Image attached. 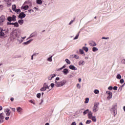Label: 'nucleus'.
<instances>
[{
    "label": "nucleus",
    "mask_w": 125,
    "mask_h": 125,
    "mask_svg": "<svg viewBox=\"0 0 125 125\" xmlns=\"http://www.w3.org/2000/svg\"><path fill=\"white\" fill-rule=\"evenodd\" d=\"M55 86L56 87H61V86H63V85H65L67 81L65 80H63L62 82H57V81H55Z\"/></svg>",
    "instance_id": "f257e3e1"
},
{
    "label": "nucleus",
    "mask_w": 125,
    "mask_h": 125,
    "mask_svg": "<svg viewBox=\"0 0 125 125\" xmlns=\"http://www.w3.org/2000/svg\"><path fill=\"white\" fill-rule=\"evenodd\" d=\"M99 103H95L93 107V111L96 113L98 111Z\"/></svg>",
    "instance_id": "f03ea898"
},
{
    "label": "nucleus",
    "mask_w": 125,
    "mask_h": 125,
    "mask_svg": "<svg viewBox=\"0 0 125 125\" xmlns=\"http://www.w3.org/2000/svg\"><path fill=\"white\" fill-rule=\"evenodd\" d=\"M26 17V14H24L23 12H21L19 15V18H21V19H23V18H25Z\"/></svg>",
    "instance_id": "7ed1b4c3"
},
{
    "label": "nucleus",
    "mask_w": 125,
    "mask_h": 125,
    "mask_svg": "<svg viewBox=\"0 0 125 125\" xmlns=\"http://www.w3.org/2000/svg\"><path fill=\"white\" fill-rule=\"evenodd\" d=\"M116 110H117V104L112 105V108H111L110 111H113L115 113Z\"/></svg>",
    "instance_id": "20e7f679"
},
{
    "label": "nucleus",
    "mask_w": 125,
    "mask_h": 125,
    "mask_svg": "<svg viewBox=\"0 0 125 125\" xmlns=\"http://www.w3.org/2000/svg\"><path fill=\"white\" fill-rule=\"evenodd\" d=\"M106 93H107L108 95V96L107 97V98H108L109 99H111V98H112V96L113 95V94L112 93V92L110 91H107Z\"/></svg>",
    "instance_id": "39448f33"
},
{
    "label": "nucleus",
    "mask_w": 125,
    "mask_h": 125,
    "mask_svg": "<svg viewBox=\"0 0 125 125\" xmlns=\"http://www.w3.org/2000/svg\"><path fill=\"white\" fill-rule=\"evenodd\" d=\"M22 110V108L20 107H17V111L19 114H21Z\"/></svg>",
    "instance_id": "423d86ee"
},
{
    "label": "nucleus",
    "mask_w": 125,
    "mask_h": 125,
    "mask_svg": "<svg viewBox=\"0 0 125 125\" xmlns=\"http://www.w3.org/2000/svg\"><path fill=\"white\" fill-rule=\"evenodd\" d=\"M5 111H6V116H10L11 111H10V110H9V109L8 108L6 109Z\"/></svg>",
    "instance_id": "0eeeda50"
},
{
    "label": "nucleus",
    "mask_w": 125,
    "mask_h": 125,
    "mask_svg": "<svg viewBox=\"0 0 125 125\" xmlns=\"http://www.w3.org/2000/svg\"><path fill=\"white\" fill-rule=\"evenodd\" d=\"M69 69L73 70V71H77V70H78V69L76 68L75 66L72 65L69 66Z\"/></svg>",
    "instance_id": "6e6552de"
},
{
    "label": "nucleus",
    "mask_w": 125,
    "mask_h": 125,
    "mask_svg": "<svg viewBox=\"0 0 125 125\" xmlns=\"http://www.w3.org/2000/svg\"><path fill=\"white\" fill-rule=\"evenodd\" d=\"M88 119H91L93 116H92V112L89 111L88 113Z\"/></svg>",
    "instance_id": "1a4fd4ad"
},
{
    "label": "nucleus",
    "mask_w": 125,
    "mask_h": 125,
    "mask_svg": "<svg viewBox=\"0 0 125 125\" xmlns=\"http://www.w3.org/2000/svg\"><path fill=\"white\" fill-rule=\"evenodd\" d=\"M3 21V22H4V21H5V17H4V16H2L0 17V21Z\"/></svg>",
    "instance_id": "9d476101"
},
{
    "label": "nucleus",
    "mask_w": 125,
    "mask_h": 125,
    "mask_svg": "<svg viewBox=\"0 0 125 125\" xmlns=\"http://www.w3.org/2000/svg\"><path fill=\"white\" fill-rule=\"evenodd\" d=\"M90 120H92V122H93L94 123H95L97 121L96 117L95 116H93L92 117H91V118H90Z\"/></svg>",
    "instance_id": "9b49d317"
},
{
    "label": "nucleus",
    "mask_w": 125,
    "mask_h": 125,
    "mask_svg": "<svg viewBox=\"0 0 125 125\" xmlns=\"http://www.w3.org/2000/svg\"><path fill=\"white\" fill-rule=\"evenodd\" d=\"M3 119H4V117L3 116V113H0V120H1V121H2V120H3Z\"/></svg>",
    "instance_id": "f8f14e48"
},
{
    "label": "nucleus",
    "mask_w": 125,
    "mask_h": 125,
    "mask_svg": "<svg viewBox=\"0 0 125 125\" xmlns=\"http://www.w3.org/2000/svg\"><path fill=\"white\" fill-rule=\"evenodd\" d=\"M90 46H96V43L95 42H92L90 43Z\"/></svg>",
    "instance_id": "ddd939ff"
},
{
    "label": "nucleus",
    "mask_w": 125,
    "mask_h": 125,
    "mask_svg": "<svg viewBox=\"0 0 125 125\" xmlns=\"http://www.w3.org/2000/svg\"><path fill=\"white\" fill-rule=\"evenodd\" d=\"M63 73H64V75H67L68 74V69H64Z\"/></svg>",
    "instance_id": "4468645a"
},
{
    "label": "nucleus",
    "mask_w": 125,
    "mask_h": 125,
    "mask_svg": "<svg viewBox=\"0 0 125 125\" xmlns=\"http://www.w3.org/2000/svg\"><path fill=\"white\" fill-rule=\"evenodd\" d=\"M14 38H16V37H17V36H18V35L17 34V32L14 31L13 34H12Z\"/></svg>",
    "instance_id": "2eb2a0df"
},
{
    "label": "nucleus",
    "mask_w": 125,
    "mask_h": 125,
    "mask_svg": "<svg viewBox=\"0 0 125 125\" xmlns=\"http://www.w3.org/2000/svg\"><path fill=\"white\" fill-rule=\"evenodd\" d=\"M12 8L13 11H16V5H13Z\"/></svg>",
    "instance_id": "dca6fc26"
},
{
    "label": "nucleus",
    "mask_w": 125,
    "mask_h": 125,
    "mask_svg": "<svg viewBox=\"0 0 125 125\" xmlns=\"http://www.w3.org/2000/svg\"><path fill=\"white\" fill-rule=\"evenodd\" d=\"M18 23L20 24V25H22L24 23V20H20L18 21Z\"/></svg>",
    "instance_id": "f3484780"
},
{
    "label": "nucleus",
    "mask_w": 125,
    "mask_h": 125,
    "mask_svg": "<svg viewBox=\"0 0 125 125\" xmlns=\"http://www.w3.org/2000/svg\"><path fill=\"white\" fill-rule=\"evenodd\" d=\"M36 1L38 4H42V0H36Z\"/></svg>",
    "instance_id": "a211bd4d"
},
{
    "label": "nucleus",
    "mask_w": 125,
    "mask_h": 125,
    "mask_svg": "<svg viewBox=\"0 0 125 125\" xmlns=\"http://www.w3.org/2000/svg\"><path fill=\"white\" fill-rule=\"evenodd\" d=\"M83 50H84L86 52H87V51H88V48H87V47H83Z\"/></svg>",
    "instance_id": "6ab92c4d"
},
{
    "label": "nucleus",
    "mask_w": 125,
    "mask_h": 125,
    "mask_svg": "<svg viewBox=\"0 0 125 125\" xmlns=\"http://www.w3.org/2000/svg\"><path fill=\"white\" fill-rule=\"evenodd\" d=\"M43 87H45V88L49 89V86L47 85V84L46 83H44Z\"/></svg>",
    "instance_id": "aec40b11"
},
{
    "label": "nucleus",
    "mask_w": 125,
    "mask_h": 125,
    "mask_svg": "<svg viewBox=\"0 0 125 125\" xmlns=\"http://www.w3.org/2000/svg\"><path fill=\"white\" fill-rule=\"evenodd\" d=\"M6 1V2H7V4L8 5H9V6H10V5H11V3H9V1H10V0H4Z\"/></svg>",
    "instance_id": "412c9836"
},
{
    "label": "nucleus",
    "mask_w": 125,
    "mask_h": 125,
    "mask_svg": "<svg viewBox=\"0 0 125 125\" xmlns=\"http://www.w3.org/2000/svg\"><path fill=\"white\" fill-rule=\"evenodd\" d=\"M11 18H12V21H16V16L13 15V16H12V17H11Z\"/></svg>",
    "instance_id": "4be33fe9"
},
{
    "label": "nucleus",
    "mask_w": 125,
    "mask_h": 125,
    "mask_svg": "<svg viewBox=\"0 0 125 125\" xmlns=\"http://www.w3.org/2000/svg\"><path fill=\"white\" fill-rule=\"evenodd\" d=\"M28 8L29 6L28 5L23 6V9H24V10H27V9H28Z\"/></svg>",
    "instance_id": "5701e85b"
},
{
    "label": "nucleus",
    "mask_w": 125,
    "mask_h": 125,
    "mask_svg": "<svg viewBox=\"0 0 125 125\" xmlns=\"http://www.w3.org/2000/svg\"><path fill=\"white\" fill-rule=\"evenodd\" d=\"M117 79H118V80H121L122 79V76L120 74H118L116 76Z\"/></svg>",
    "instance_id": "b1692460"
},
{
    "label": "nucleus",
    "mask_w": 125,
    "mask_h": 125,
    "mask_svg": "<svg viewBox=\"0 0 125 125\" xmlns=\"http://www.w3.org/2000/svg\"><path fill=\"white\" fill-rule=\"evenodd\" d=\"M46 90V88L45 87L43 86L42 88H41V91H45Z\"/></svg>",
    "instance_id": "393cba45"
},
{
    "label": "nucleus",
    "mask_w": 125,
    "mask_h": 125,
    "mask_svg": "<svg viewBox=\"0 0 125 125\" xmlns=\"http://www.w3.org/2000/svg\"><path fill=\"white\" fill-rule=\"evenodd\" d=\"M92 50L94 52H95V51H97V50H98V49L97 47H94L92 48Z\"/></svg>",
    "instance_id": "a878e982"
},
{
    "label": "nucleus",
    "mask_w": 125,
    "mask_h": 125,
    "mask_svg": "<svg viewBox=\"0 0 125 125\" xmlns=\"http://www.w3.org/2000/svg\"><path fill=\"white\" fill-rule=\"evenodd\" d=\"M91 123V120H88L86 122V125H89Z\"/></svg>",
    "instance_id": "bb28decb"
},
{
    "label": "nucleus",
    "mask_w": 125,
    "mask_h": 125,
    "mask_svg": "<svg viewBox=\"0 0 125 125\" xmlns=\"http://www.w3.org/2000/svg\"><path fill=\"white\" fill-rule=\"evenodd\" d=\"M65 61L67 64H71V62L68 59H65Z\"/></svg>",
    "instance_id": "cd10ccee"
},
{
    "label": "nucleus",
    "mask_w": 125,
    "mask_h": 125,
    "mask_svg": "<svg viewBox=\"0 0 125 125\" xmlns=\"http://www.w3.org/2000/svg\"><path fill=\"white\" fill-rule=\"evenodd\" d=\"M94 92L95 94H98L99 93V90H97V89H95L94 91Z\"/></svg>",
    "instance_id": "c85d7f7f"
},
{
    "label": "nucleus",
    "mask_w": 125,
    "mask_h": 125,
    "mask_svg": "<svg viewBox=\"0 0 125 125\" xmlns=\"http://www.w3.org/2000/svg\"><path fill=\"white\" fill-rule=\"evenodd\" d=\"M89 110L88 109H86V110H85L83 112V114H84V115H86V114H87V113H88V112Z\"/></svg>",
    "instance_id": "c756f323"
},
{
    "label": "nucleus",
    "mask_w": 125,
    "mask_h": 125,
    "mask_svg": "<svg viewBox=\"0 0 125 125\" xmlns=\"http://www.w3.org/2000/svg\"><path fill=\"white\" fill-rule=\"evenodd\" d=\"M0 37H4V33L2 32V31H0Z\"/></svg>",
    "instance_id": "7c9ffc66"
},
{
    "label": "nucleus",
    "mask_w": 125,
    "mask_h": 125,
    "mask_svg": "<svg viewBox=\"0 0 125 125\" xmlns=\"http://www.w3.org/2000/svg\"><path fill=\"white\" fill-rule=\"evenodd\" d=\"M85 100V101L84 102V103H88V102L89 101V99L88 98H86Z\"/></svg>",
    "instance_id": "2f4dec72"
},
{
    "label": "nucleus",
    "mask_w": 125,
    "mask_h": 125,
    "mask_svg": "<svg viewBox=\"0 0 125 125\" xmlns=\"http://www.w3.org/2000/svg\"><path fill=\"white\" fill-rule=\"evenodd\" d=\"M73 58H75V59H79L80 58V57H79V56L77 55H74Z\"/></svg>",
    "instance_id": "473e14b6"
},
{
    "label": "nucleus",
    "mask_w": 125,
    "mask_h": 125,
    "mask_svg": "<svg viewBox=\"0 0 125 125\" xmlns=\"http://www.w3.org/2000/svg\"><path fill=\"white\" fill-rule=\"evenodd\" d=\"M7 20L8 21H9V22H11L12 21V19L11 18V17H9L7 18Z\"/></svg>",
    "instance_id": "72a5a7b5"
},
{
    "label": "nucleus",
    "mask_w": 125,
    "mask_h": 125,
    "mask_svg": "<svg viewBox=\"0 0 125 125\" xmlns=\"http://www.w3.org/2000/svg\"><path fill=\"white\" fill-rule=\"evenodd\" d=\"M13 25H14L15 27H19V24H18V22H15L14 23Z\"/></svg>",
    "instance_id": "f704fd0d"
},
{
    "label": "nucleus",
    "mask_w": 125,
    "mask_h": 125,
    "mask_svg": "<svg viewBox=\"0 0 125 125\" xmlns=\"http://www.w3.org/2000/svg\"><path fill=\"white\" fill-rule=\"evenodd\" d=\"M31 42H32V40H29L26 42H25L24 44H29V43H30Z\"/></svg>",
    "instance_id": "c9c22d12"
},
{
    "label": "nucleus",
    "mask_w": 125,
    "mask_h": 125,
    "mask_svg": "<svg viewBox=\"0 0 125 125\" xmlns=\"http://www.w3.org/2000/svg\"><path fill=\"white\" fill-rule=\"evenodd\" d=\"M79 52L80 53V54H83V50L80 49Z\"/></svg>",
    "instance_id": "e433bc0d"
},
{
    "label": "nucleus",
    "mask_w": 125,
    "mask_h": 125,
    "mask_svg": "<svg viewBox=\"0 0 125 125\" xmlns=\"http://www.w3.org/2000/svg\"><path fill=\"white\" fill-rule=\"evenodd\" d=\"M54 77H56V74H53L51 75V78H52V79H53Z\"/></svg>",
    "instance_id": "4c0bfd02"
},
{
    "label": "nucleus",
    "mask_w": 125,
    "mask_h": 125,
    "mask_svg": "<svg viewBox=\"0 0 125 125\" xmlns=\"http://www.w3.org/2000/svg\"><path fill=\"white\" fill-rule=\"evenodd\" d=\"M79 65H83V61H81L79 62Z\"/></svg>",
    "instance_id": "58836bf2"
},
{
    "label": "nucleus",
    "mask_w": 125,
    "mask_h": 125,
    "mask_svg": "<svg viewBox=\"0 0 125 125\" xmlns=\"http://www.w3.org/2000/svg\"><path fill=\"white\" fill-rule=\"evenodd\" d=\"M17 13H20L21 12V10L20 9H17L16 11H15Z\"/></svg>",
    "instance_id": "ea45409f"
},
{
    "label": "nucleus",
    "mask_w": 125,
    "mask_h": 125,
    "mask_svg": "<svg viewBox=\"0 0 125 125\" xmlns=\"http://www.w3.org/2000/svg\"><path fill=\"white\" fill-rule=\"evenodd\" d=\"M51 58H52V57L48 58L47 61H49V62H51L52 61V59Z\"/></svg>",
    "instance_id": "a19ab883"
},
{
    "label": "nucleus",
    "mask_w": 125,
    "mask_h": 125,
    "mask_svg": "<svg viewBox=\"0 0 125 125\" xmlns=\"http://www.w3.org/2000/svg\"><path fill=\"white\" fill-rule=\"evenodd\" d=\"M7 25H14V23L7 22Z\"/></svg>",
    "instance_id": "79ce46f5"
},
{
    "label": "nucleus",
    "mask_w": 125,
    "mask_h": 125,
    "mask_svg": "<svg viewBox=\"0 0 125 125\" xmlns=\"http://www.w3.org/2000/svg\"><path fill=\"white\" fill-rule=\"evenodd\" d=\"M37 97L38 98H41V93H38L37 94Z\"/></svg>",
    "instance_id": "37998d69"
},
{
    "label": "nucleus",
    "mask_w": 125,
    "mask_h": 125,
    "mask_svg": "<svg viewBox=\"0 0 125 125\" xmlns=\"http://www.w3.org/2000/svg\"><path fill=\"white\" fill-rule=\"evenodd\" d=\"M54 85H55V84L52 83L50 84L51 87H52V88H53V87H54Z\"/></svg>",
    "instance_id": "c03bdc74"
},
{
    "label": "nucleus",
    "mask_w": 125,
    "mask_h": 125,
    "mask_svg": "<svg viewBox=\"0 0 125 125\" xmlns=\"http://www.w3.org/2000/svg\"><path fill=\"white\" fill-rule=\"evenodd\" d=\"M79 39V34L77 35L74 38V40H78Z\"/></svg>",
    "instance_id": "a18cd8bd"
},
{
    "label": "nucleus",
    "mask_w": 125,
    "mask_h": 125,
    "mask_svg": "<svg viewBox=\"0 0 125 125\" xmlns=\"http://www.w3.org/2000/svg\"><path fill=\"white\" fill-rule=\"evenodd\" d=\"M3 22L2 21H0V26H2L3 25Z\"/></svg>",
    "instance_id": "49530a36"
},
{
    "label": "nucleus",
    "mask_w": 125,
    "mask_h": 125,
    "mask_svg": "<svg viewBox=\"0 0 125 125\" xmlns=\"http://www.w3.org/2000/svg\"><path fill=\"white\" fill-rule=\"evenodd\" d=\"M120 82L121 83H124L125 81H124V79H121Z\"/></svg>",
    "instance_id": "de8ad7c7"
},
{
    "label": "nucleus",
    "mask_w": 125,
    "mask_h": 125,
    "mask_svg": "<svg viewBox=\"0 0 125 125\" xmlns=\"http://www.w3.org/2000/svg\"><path fill=\"white\" fill-rule=\"evenodd\" d=\"M114 90H117L118 89V87L117 86H115L113 87Z\"/></svg>",
    "instance_id": "09e8293b"
},
{
    "label": "nucleus",
    "mask_w": 125,
    "mask_h": 125,
    "mask_svg": "<svg viewBox=\"0 0 125 125\" xmlns=\"http://www.w3.org/2000/svg\"><path fill=\"white\" fill-rule=\"evenodd\" d=\"M108 89H109V90H112V89H113V87H112V86H110L108 88Z\"/></svg>",
    "instance_id": "8fccbe9b"
},
{
    "label": "nucleus",
    "mask_w": 125,
    "mask_h": 125,
    "mask_svg": "<svg viewBox=\"0 0 125 125\" xmlns=\"http://www.w3.org/2000/svg\"><path fill=\"white\" fill-rule=\"evenodd\" d=\"M75 19H76V18H74L73 21V20L69 22V25H71V24H72V23H73V22H74V21H75Z\"/></svg>",
    "instance_id": "3c124183"
},
{
    "label": "nucleus",
    "mask_w": 125,
    "mask_h": 125,
    "mask_svg": "<svg viewBox=\"0 0 125 125\" xmlns=\"http://www.w3.org/2000/svg\"><path fill=\"white\" fill-rule=\"evenodd\" d=\"M102 39V40H109V37H107V38L103 37Z\"/></svg>",
    "instance_id": "603ef678"
},
{
    "label": "nucleus",
    "mask_w": 125,
    "mask_h": 125,
    "mask_svg": "<svg viewBox=\"0 0 125 125\" xmlns=\"http://www.w3.org/2000/svg\"><path fill=\"white\" fill-rule=\"evenodd\" d=\"M10 109H11L12 110V111H13V112H15V111H16V109H15V108H12V107H10Z\"/></svg>",
    "instance_id": "864d4df0"
},
{
    "label": "nucleus",
    "mask_w": 125,
    "mask_h": 125,
    "mask_svg": "<svg viewBox=\"0 0 125 125\" xmlns=\"http://www.w3.org/2000/svg\"><path fill=\"white\" fill-rule=\"evenodd\" d=\"M35 56H36V54H33L32 55V56H31V60H33V59L34 58L33 57Z\"/></svg>",
    "instance_id": "5fc2aeb1"
},
{
    "label": "nucleus",
    "mask_w": 125,
    "mask_h": 125,
    "mask_svg": "<svg viewBox=\"0 0 125 125\" xmlns=\"http://www.w3.org/2000/svg\"><path fill=\"white\" fill-rule=\"evenodd\" d=\"M48 79V80H49V81H51V80H52V78L51 77V75H50V76H49Z\"/></svg>",
    "instance_id": "6e6d98bb"
},
{
    "label": "nucleus",
    "mask_w": 125,
    "mask_h": 125,
    "mask_svg": "<svg viewBox=\"0 0 125 125\" xmlns=\"http://www.w3.org/2000/svg\"><path fill=\"white\" fill-rule=\"evenodd\" d=\"M29 102H30V103H32V104H34V105H35V102H34L33 101L30 100Z\"/></svg>",
    "instance_id": "4d7b16f0"
},
{
    "label": "nucleus",
    "mask_w": 125,
    "mask_h": 125,
    "mask_svg": "<svg viewBox=\"0 0 125 125\" xmlns=\"http://www.w3.org/2000/svg\"><path fill=\"white\" fill-rule=\"evenodd\" d=\"M71 125H77V124H76L75 122H74L71 124Z\"/></svg>",
    "instance_id": "13d9d810"
},
{
    "label": "nucleus",
    "mask_w": 125,
    "mask_h": 125,
    "mask_svg": "<svg viewBox=\"0 0 125 125\" xmlns=\"http://www.w3.org/2000/svg\"><path fill=\"white\" fill-rule=\"evenodd\" d=\"M77 87H78L79 88H81V85H80V84H77Z\"/></svg>",
    "instance_id": "bf43d9fd"
},
{
    "label": "nucleus",
    "mask_w": 125,
    "mask_h": 125,
    "mask_svg": "<svg viewBox=\"0 0 125 125\" xmlns=\"http://www.w3.org/2000/svg\"><path fill=\"white\" fill-rule=\"evenodd\" d=\"M122 63H123V64H125V59L123 60L122 61Z\"/></svg>",
    "instance_id": "052dcab7"
},
{
    "label": "nucleus",
    "mask_w": 125,
    "mask_h": 125,
    "mask_svg": "<svg viewBox=\"0 0 125 125\" xmlns=\"http://www.w3.org/2000/svg\"><path fill=\"white\" fill-rule=\"evenodd\" d=\"M59 80H60V78H59V77H57L56 78V81H59Z\"/></svg>",
    "instance_id": "680f3d73"
},
{
    "label": "nucleus",
    "mask_w": 125,
    "mask_h": 125,
    "mask_svg": "<svg viewBox=\"0 0 125 125\" xmlns=\"http://www.w3.org/2000/svg\"><path fill=\"white\" fill-rule=\"evenodd\" d=\"M5 120H6V121H8V120H9V117H7L5 118Z\"/></svg>",
    "instance_id": "e2e57ef3"
},
{
    "label": "nucleus",
    "mask_w": 125,
    "mask_h": 125,
    "mask_svg": "<svg viewBox=\"0 0 125 125\" xmlns=\"http://www.w3.org/2000/svg\"><path fill=\"white\" fill-rule=\"evenodd\" d=\"M10 100H11V101L13 102V101H14V98H11L10 99Z\"/></svg>",
    "instance_id": "0e129e2a"
},
{
    "label": "nucleus",
    "mask_w": 125,
    "mask_h": 125,
    "mask_svg": "<svg viewBox=\"0 0 125 125\" xmlns=\"http://www.w3.org/2000/svg\"><path fill=\"white\" fill-rule=\"evenodd\" d=\"M32 11H33V10H29L28 12H29V13H31V12H32Z\"/></svg>",
    "instance_id": "69168bd1"
},
{
    "label": "nucleus",
    "mask_w": 125,
    "mask_h": 125,
    "mask_svg": "<svg viewBox=\"0 0 125 125\" xmlns=\"http://www.w3.org/2000/svg\"><path fill=\"white\" fill-rule=\"evenodd\" d=\"M79 125H83V123L81 122L79 124Z\"/></svg>",
    "instance_id": "338daca9"
},
{
    "label": "nucleus",
    "mask_w": 125,
    "mask_h": 125,
    "mask_svg": "<svg viewBox=\"0 0 125 125\" xmlns=\"http://www.w3.org/2000/svg\"><path fill=\"white\" fill-rule=\"evenodd\" d=\"M45 125H49V123H46V124H45Z\"/></svg>",
    "instance_id": "774afa93"
}]
</instances>
